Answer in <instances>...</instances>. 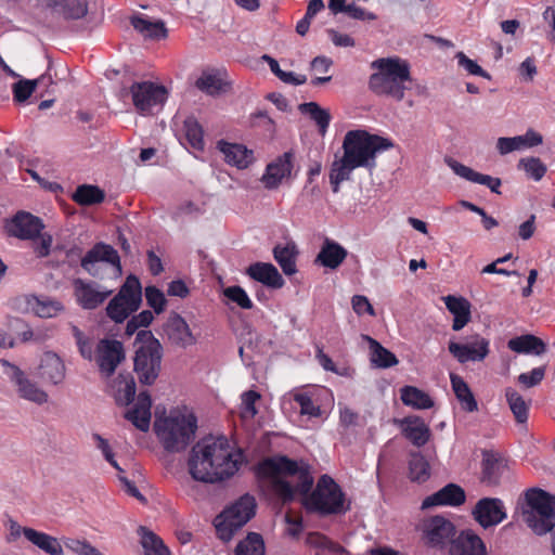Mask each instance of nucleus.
<instances>
[{
    "mask_svg": "<svg viewBox=\"0 0 555 555\" xmlns=\"http://www.w3.org/2000/svg\"><path fill=\"white\" fill-rule=\"evenodd\" d=\"M310 465L286 455L266 457L256 466V475L271 479L272 489L284 504L292 503L296 493L302 495L301 504L308 513L321 516L338 515L348 508L344 506L345 493L335 480L324 474L311 491L314 479Z\"/></svg>",
    "mask_w": 555,
    "mask_h": 555,
    "instance_id": "f257e3e1",
    "label": "nucleus"
},
{
    "mask_svg": "<svg viewBox=\"0 0 555 555\" xmlns=\"http://www.w3.org/2000/svg\"><path fill=\"white\" fill-rule=\"evenodd\" d=\"M188 469L194 481L218 483L232 477L238 469L225 438H203L196 442L188 459Z\"/></svg>",
    "mask_w": 555,
    "mask_h": 555,
    "instance_id": "f03ea898",
    "label": "nucleus"
},
{
    "mask_svg": "<svg viewBox=\"0 0 555 555\" xmlns=\"http://www.w3.org/2000/svg\"><path fill=\"white\" fill-rule=\"evenodd\" d=\"M377 69L369 78V89L376 95L389 96L397 102L404 98L405 82L411 81L410 64L400 57H382L371 63Z\"/></svg>",
    "mask_w": 555,
    "mask_h": 555,
    "instance_id": "7ed1b4c3",
    "label": "nucleus"
},
{
    "mask_svg": "<svg viewBox=\"0 0 555 555\" xmlns=\"http://www.w3.org/2000/svg\"><path fill=\"white\" fill-rule=\"evenodd\" d=\"M133 371L141 385L152 386L162 371L164 348L160 341L149 330H140L135 334Z\"/></svg>",
    "mask_w": 555,
    "mask_h": 555,
    "instance_id": "20e7f679",
    "label": "nucleus"
},
{
    "mask_svg": "<svg viewBox=\"0 0 555 555\" xmlns=\"http://www.w3.org/2000/svg\"><path fill=\"white\" fill-rule=\"evenodd\" d=\"M392 146V141L387 138L362 129L350 130L344 138L343 156L358 168L364 167L372 171L376 166V154Z\"/></svg>",
    "mask_w": 555,
    "mask_h": 555,
    "instance_id": "39448f33",
    "label": "nucleus"
},
{
    "mask_svg": "<svg viewBox=\"0 0 555 555\" xmlns=\"http://www.w3.org/2000/svg\"><path fill=\"white\" fill-rule=\"evenodd\" d=\"M154 430L164 449L171 453L184 451L195 438L197 418L181 413L156 418Z\"/></svg>",
    "mask_w": 555,
    "mask_h": 555,
    "instance_id": "423d86ee",
    "label": "nucleus"
},
{
    "mask_svg": "<svg viewBox=\"0 0 555 555\" xmlns=\"http://www.w3.org/2000/svg\"><path fill=\"white\" fill-rule=\"evenodd\" d=\"M525 501L524 522L537 535L552 532L555 528V495L541 488H530L525 492Z\"/></svg>",
    "mask_w": 555,
    "mask_h": 555,
    "instance_id": "0eeeda50",
    "label": "nucleus"
},
{
    "mask_svg": "<svg viewBox=\"0 0 555 555\" xmlns=\"http://www.w3.org/2000/svg\"><path fill=\"white\" fill-rule=\"evenodd\" d=\"M256 508L257 503L253 495L245 493L240 496L215 518L214 525L218 538L229 542L235 532L255 516Z\"/></svg>",
    "mask_w": 555,
    "mask_h": 555,
    "instance_id": "6e6552de",
    "label": "nucleus"
},
{
    "mask_svg": "<svg viewBox=\"0 0 555 555\" xmlns=\"http://www.w3.org/2000/svg\"><path fill=\"white\" fill-rule=\"evenodd\" d=\"M82 249L78 246L72 247L66 251V259L70 266H75L78 260L80 261V266L91 275H95L93 270L94 263L99 261L107 262L118 270H121L120 266V257L117 250L103 242H99L93 245V247L87 251V254L82 257Z\"/></svg>",
    "mask_w": 555,
    "mask_h": 555,
    "instance_id": "1a4fd4ad",
    "label": "nucleus"
},
{
    "mask_svg": "<svg viewBox=\"0 0 555 555\" xmlns=\"http://www.w3.org/2000/svg\"><path fill=\"white\" fill-rule=\"evenodd\" d=\"M131 94L134 107L141 114L150 113L152 107L162 106L168 96V91L163 85L152 81L133 82L129 90L122 89L121 96Z\"/></svg>",
    "mask_w": 555,
    "mask_h": 555,
    "instance_id": "9d476101",
    "label": "nucleus"
},
{
    "mask_svg": "<svg viewBox=\"0 0 555 555\" xmlns=\"http://www.w3.org/2000/svg\"><path fill=\"white\" fill-rule=\"evenodd\" d=\"M456 533L453 522L443 516L436 515L423 522V539L431 547H443L454 540Z\"/></svg>",
    "mask_w": 555,
    "mask_h": 555,
    "instance_id": "9b49d317",
    "label": "nucleus"
},
{
    "mask_svg": "<svg viewBox=\"0 0 555 555\" xmlns=\"http://www.w3.org/2000/svg\"><path fill=\"white\" fill-rule=\"evenodd\" d=\"M98 365L106 377L112 376L117 366L125 360V349L121 341L116 339H101L96 347Z\"/></svg>",
    "mask_w": 555,
    "mask_h": 555,
    "instance_id": "f8f14e48",
    "label": "nucleus"
},
{
    "mask_svg": "<svg viewBox=\"0 0 555 555\" xmlns=\"http://www.w3.org/2000/svg\"><path fill=\"white\" fill-rule=\"evenodd\" d=\"M489 340L479 334L472 336L467 344L450 341L449 352L460 362L482 361L489 354Z\"/></svg>",
    "mask_w": 555,
    "mask_h": 555,
    "instance_id": "ddd939ff",
    "label": "nucleus"
},
{
    "mask_svg": "<svg viewBox=\"0 0 555 555\" xmlns=\"http://www.w3.org/2000/svg\"><path fill=\"white\" fill-rule=\"evenodd\" d=\"M474 519L483 528L496 526L506 518L502 500L496 498L480 499L472 512Z\"/></svg>",
    "mask_w": 555,
    "mask_h": 555,
    "instance_id": "4468645a",
    "label": "nucleus"
},
{
    "mask_svg": "<svg viewBox=\"0 0 555 555\" xmlns=\"http://www.w3.org/2000/svg\"><path fill=\"white\" fill-rule=\"evenodd\" d=\"M163 334L175 346L186 348L196 343V338L186 321L177 312H170L163 325Z\"/></svg>",
    "mask_w": 555,
    "mask_h": 555,
    "instance_id": "2eb2a0df",
    "label": "nucleus"
},
{
    "mask_svg": "<svg viewBox=\"0 0 555 555\" xmlns=\"http://www.w3.org/2000/svg\"><path fill=\"white\" fill-rule=\"evenodd\" d=\"M43 227L40 218L26 211H18L7 224V230L11 236L33 240L40 235Z\"/></svg>",
    "mask_w": 555,
    "mask_h": 555,
    "instance_id": "dca6fc26",
    "label": "nucleus"
},
{
    "mask_svg": "<svg viewBox=\"0 0 555 555\" xmlns=\"http://www.w3.org/2000/svg\"><path fill=\"white\" fill-rule=\"evenodd\" d=\"M393 423L400 427L402 436L417 448L425 446L430 438L428 425L417 415L395 418Z\"/></svg>",
    "mask_w": 555,
    "mask_h": 555,
    "instance_id": "f3484780",
    "label": "nucleus"
},
{
    "mask_svg": "<svg viewBox=\"0 0 555 555\" xmlns=\"http://www.w3.org/2000/svg\"><path fill=\"white\" fill-rule=\"evenodd\" d=\"M73 284L77 302L86 310L96 309L112 295V291H100L93 282L76 279Z\"/></svg>",
    "mask_w": 555,
    "mask_h": 555,
    "instance_id": "a211bd4d",
    "label": "nucleus"
},
{
    "mask_svg": "<svg viewBox=\"0 0 555 555\" xmlns=\"http://www.w3.org/2000/svg\"><path fill=\"white\" fill-rule=\"evenodd\" d=\"M0 363L3 366H8L11 369V379L16 384L18 388V393L22 398L36 402L38 404H43L48 401V393L37 387L35 383L28 379L24 372L16 365L10 363L8 360L1 359Z\"/></svg>",
    "mask_w": 555,
    "mask_h": 555,
    "instance_id": "6ab92c4d",
    "label": "nucleus"
},
{
    "mask_svg": "<svg viewBox=\"0 0 555 555\" xmlns=\"http://www.w3.org/2000/svg\"><path fill=\"white\" fill-rule=\"evenodd\" d=\"M293 159L294 153L288 151L267 166L262 182L268 190L276 189L284 178L291 177Z\"/></svg>",
    "mask_w": 555,
    "mask_h": 555,
    "instance_id": "aec40b11",
    "label": "nucleus"
},
{
    "mask_svg": "<svg viewBox=\"0 0 555 555\" xmlns=\"http://www.w3.org/2000/svg\"><path fill=\"white\" fill-rule=\"evenodd\" d=\"M450 555H488L487 547L482 539L473 530H462L460 534L452 540L449 548Z\"/></svg>",
    "mask_w": 555,
    "mask_h": 555,
    "instance_id": "412c9836",
    "label": "nucleus"
},
{
    "mask_svg": "<svg viewBox=\"0 0 555 555\" xmlns=\"http://www.w3.org/2000/svg\"><path fill=\"white\" fill-rule=\"evenodd\" d=\"M466 494L464 489L456 483H448L434 494L427 496L422 502V508H430L434 506H460L465 503Z\"/></svg>",
    "mask_w": 555,
    "mask_h": 555,
    "instance_id": "4be33fe9",
    "label": "nucleus"
},
{
    "mask_svg": "<svg viewBox=\"0 0 555 555\" xmlns=\"http://www.w3.org/2000/svg\"><path fill=\"white\" fill-rule=\"evenodd\" d=\"M152 398L147 390H143L138 395L134 405L127 410L125 418L133 424L141 431H147L151 424Z\"/></svg>",
    "mask_w": 555,
    "mask_h": 555,
    "instance_id": "5701e85b",
    "label": "nucleus"
},
{
    "mask_svg": "<svg viewBox=\"0 0 555 555\" xmlns=\"http://www.w3.org/2000/svg\"><path fill=\"white\" fill-rule=\"evenodd\" d=\"M246 274L254 281L263 284L270 288H281L284 285V279L279 270L270 262H255L247 267Z\"/></svg>",
    "mask_w": 555,
    "mask_h": 555,
    "instance_id": "b1692460",
    "label": "nucleus"
},
{
    "mask_svg": "<svg viewBox=\"0 0 555 555\" xmlns=\"http://www.w3.org/2000/svg\"><path fill=\"white\" fill-rule=\"evenodd\" d=\"M218 149L224 155V160L238 169H245L254 163V152L240 143H230L224 140L218 142Z\"/></svg>",
    "mask_w": 555,
    "mask_h": 555,
    "instance_id": "393cba45",
    "label": "nucleus"
},
{
    "mask_svg": "<svg viewBox=\"0 0 555 555\" xmlns=\"http://www.w3.org/2000/svg\"><path fill=\"white\" fill-rule=\"evenodd\" d=\"M44 3L52 13L66 21L80 20L88 14L87 0H44Z\"/></svg>",
    "mask_w": 555,
    "mask_h": 555,
    "instance_id": "a878e982",
    "label": "nucleus"
},
{
    "mask_svg": "<svg viewBox=\"0 0 555 555\" xmlns=\"http://www.w3.org/2000/svg\"><path fill=\"white\" fill-rule=\"evenodd\" d=\"M65 364L56 353L52 351L44 352L38 373L42 380L59 385L65 378Z\"/></svg>",
    "mask_w": 555,
    "mask_h": 555,
    "instance_id": "bb28decb",
    "label": "nucleus"
},
{
    "mask_svg": "<svg viewBox=\"0 0 555 555\" xmlns=\"http://www.w3.org/2000/svg\"><path fill=\"white\" fill-rule=\"evenodd\" d=\"M348 251L337 242L325 238L314 263L332 270L337 269L346 259Z\"/></svg>",
    "mask_w": 555,
    "mask_h": 555,
    "instance_id": "cd10ccee",
    "label": "nucleus"
},
{
    "mask_svg": "<svg viewBox=\"0 0 555 555\" xmlns=\"http://www.w3.org/2000/svg\"><path fill=\"white\" fill-rule=\"evenodd\" d=\"M449 166L452 168L454 173L461 178L474 183L486 185L491 190V192L501 194L500 186L502 185V181L500 178L480 173L456 160H451Z\"/></svg>",
    "mask_w": 555,
    "mask_h": 555,
    "instance_id": "c85d7f7f",
    "label": "nucleus"
},
{
    "mask_svg": "<svg viewBox=\"0 0 555 555\" xmlns=\"http://www.w3.org/2000/svg\"><path fill=\"white\" fill-rule=\"evenodd\" d=\"M447 309L453 314V331H461L465 325L470 322V302L464 297H455L449 295L443 298Z\"/></svg>",
    "mask_w": 555,
    "mask_h": 555,
    "instance_id": "c756f323",
    "label": "nucleus"
},
{
    "mask_svg": "<svg viewBox=\"0 0 555 555\" xmlns=\"http://www.w3.org/2000/svg\"><path fill=\"white\" fill-rule=\"evenodd\" d=\"M131 26L144 38L151 40L165 39L168 36L166 24L162 20L150 21L144 15L138 14L130 18Z\"/></svg>",
    "mask_w": 555,
    "mask_h": 555,
    "instance_id": "7c9ffc66",
    "label": "nucleus"
},
{
    "mask_svg": "<svg viewBox=\"0 0 555 555\" xmlns=\"http://www.w3.org/2000/svg\"><path fill=\"white\" fill-rule=\"evenodd\" d=\"M116 296L129 306L130 311L139 310L142 304V286L139 278L133 274L128 275Z\"/></svg>",
    "mask_w": 555,
    "mask_h": 555,
    "instance_id": "2f4dec72",
    "label": "nucleus"
},
{
    "mask_svg": "<svg viewBox=\"0 0 555 555\" xmlns=\"http://www.w3.org/2000/svg\"><path fill=\"white\" fill-rule=\"evenodd\" d=\"M298 254L297 245L293 241L285 245L278 244L273 248V257L286 275L297 272L296 258Z\"/></svg>",
    "mask_w": 555,
    "mask_h": 555,
    "instance_id": "473e14b6",
    "label": "nucleus"
},
{
    "mask_svg": "<svg viewBox=\"0 0 555 555\" xmlns=\"http://www.w3.org/2000/svg\"><path fill=\"white\" fill-rule=\"evenodd\" d=\"M507 347L517 353L540 356L546 351L545 343L531 334L514 337L507 341Z\"/></svg>",
    "mask_w": 555,
    "mask_h": 555,
    "instance_id": "72a5a7b5",
    "label": "nucleus"
},
{
    "mask_svg": "<svg viewBox=\"0 0 555 555\" xmlns=\"http://www.w3.org/2000/svg\"><path fill=\"white\" fill-rule=\"evenodd\" d=\"M24 537L49 555H63V547L56 538L33 528L24 530Z\"/></svg>",
    "mask_w": 555,
    "mask_h": 555,
    "instance_id": "f704fd0d",
    "label": "nucleus"
},
{
    "mask_svg": "<svg viewBox=\"0 0 555 555\" xmlns=\"http://www.w3.org/2000/svg\"><path fill=\"white\" fill-rule=\"evenodd\" d=\"M452 389L461 403V406L466 412H475L478 410V403L475 399L467 383L459 375H450Z\"/></svg>",
    "mask_w": 555,
    "mask_h": 555,
    "instance_id": "c9c22d12",
    "label": "nucleus"
},
{
    "mask_svg": "<svg viewBox=\"0 0 555 555\" xmlns=\"http://www.w3.org/2000/svg\"><path fill=\"white\" fill-rule=\"evenodd\" d=\"M364 339L369 341L371 362L380 369H388L398 364V359L393 352L383 347L376 339L364 335Z\"/></svg>",
    "mask_w": 555,
    "mask_h": 555,
    "instance_id": "e433bc0d",
    "label": "nucleus"
},
{
    "mask_svg": "<svg viewBox=\"0 0 555 555\" xmlns=\"http://www.w3.org/2000/svg\"><path fill=\"white\" fill-rule=\"evenodd\" d=\"M400 393L404 405L416 410H426L434 406V400L430 396L415 386H404L400 389Z\"/></svg>",
    "mask_w": 555,
    "mask_h": 555,
    "instance_id": "4c0bfd02",
    "label": "nucleus"
},
{
    "mask_svg": "<svg viewBox=\"0 0 555 555\" xmlns=\"http://www.w3.org/2000/svg\"><path fill=\"white\" fill-rule=\"evenodd\" d=\"M138 534L140 535V544L144 550V555H170V551L163 540L146 527L140 526Z\"/></svg>",
    "mask_w": 555,
    "mask_h": 555,
    "instance_id": "58836bf2",
    "label": "nucleus"
},
{
    "mask_svg": "<svg viewBox=\"0 0 555 555\" xmlns=\"http://www.w3.org/2000/svg\"><path fill=\"white\" fill-rule=\"evenodd\" d=\"M505 397L516 423L521 425L526 424L531 400L526 401L518 391L511 387L505 389Z\"/></svg>",
    "mask_w": 555,
    "mask_h": 555,
    "instance_id": "ea45409f",
    "label": "nucleus"
},
{
    "mask_svg": "<svg viewBox=\"0 0 555 555\" xmlns=\"http://www.w3.org/2000/svg\"><path fill=\"white\" fill-rule=\"evenodd\" d=\"M50 83H52V79L49 75H41L39 78L33 80L21 79L13 83V99L15 102L23 103L30 98L39 85L48 86Z\"/></svg>",
    "mask_w": 555,
    "mask_h": 555,
    "instance_id": "a19ab883",
    "label": "nucleus"
},
{
    "mask_svg": "<svg viewBox=\"0 0 555 555\" xmlns=\"http://www.w3.org/2000/svg\"><path fill=\"white\" fill-rule=\"evenodd\" d=\"M27 304L31 307L33 311L40 318L56 317L63 309V305L49 297H37L35 295L27 298Z\"/></svg>",
    "mask_w": 555,
    "mask_h": 555,
    "instance_id": "79ce46f5",
    "label": "nucleus"
},
{
    "mask_svg": "<svg viewBox=\"0 0 555 555\" xmlns=\"http://www.w3.org/2000/svg\"><path fill=\"white\" fill-rule=\"evenodd\" d=\"M409 479L424 483L430 477V465L421 452H411L409 460Z\"/></svg>",
    "mask_w": 555,
    "mask_h": 555,
    "instance_id": "37998d69",
    "label": "nucleus"
},
{
    "mask_svg": "<svg viewBox=\"0 0 555 555\" xmlns=\"http://www.w3.org/2000/svg\"><path fill=\"white\" fill-rule=\"evenodd\" d=\"M115 401L118 405H129L135 397V382L131 374H119L117 379Z\"/></svg>",
    "mask_w": 555,
    "mask_h": 555,
    "instance_id": "c03bdc74",
    "label": "nucleus"
},
{
    "mask_svg": "<svg viewBox=\"0 0 555 555\" xmlns=\"http://www.w3.org/2000/svg\"><path fill=\"white\" fill-rule=\"evenodd\" d=\"M73 199L81 206H91L104 202L105 193L96 185L81 184L73 194Z\"/></svg>",
    "mask_w": 555,
    "mask_h": 555,
    "instance_id": "a18cd8bd",
    "label": "nucleus"
},
{
    "mask_svg": "<svg viewBox=\"0 0 555 555\" xmlns=\"http://www.w3.org/2000/svg\"><path fill=\"white\" fill-rule=\"evenodd\" d=\"M299 111L315 121L320 134L326 133L331 121V114L327 109L322 108L317 102H307L299 105Z\"/></svg>",
    "mask_w": 555,
    "mask_h": 555,
    "instance_id": "49530a36",
    "label": "nucleus"
},
{
    "mask_svg": "<svg viewBox=\"0 0 555 555\" xmlns=\"http://www.w3.org/2000/svg\"><path fill=\"white\" fill-rule=\"evenodd\" d=\"M235 555H264V542L262 535L249 532L235 547Z\"/></svg>",
    "mask_w": 555,
    "mask_h": 555,
    "instance_id": "de8ad7c7",
    "label": "nucleus"
},
{
    "mask_svg": "<svg viewBox=\"0 0 555 555\" xmlns=\"http://www.w3.org/2000/svg\"><path fill=\"white\" fill-rule=\"evenodd\" d=\"M503 466L500 460L488 455L482 460L481 481L488 486H498L502 476Z\"/></svg>",
    "mask_w": 555,
    "mask_h": 555,
    "instance_id": "09e8293b",
    "label": "nucleus"
},
{
    "mask_svg": "<svg viewBox=\"0 0 555 555\" xmlns=\"http://www.w3.org/2000/svg\"><path fill=\"white\" fill-rule=\"evenodd\" d=\"M185 137L190 145L198 151H203L205 146L204 131L198 120L194 116H189L183 122Z\"/></svg>",
    "mask_w": 555,
    "mask_h": 555,
    "instance_id": "8fccbe9b",
    "label": "nucleus"
},
{
    "mask_svg": "<svg viewBox=\"0 0 555 555\" xmlns=\"http://www.w3.org/2000/svg\"><path fill=\"white\" fill-rule=\"evenodd\" d=\"M262 59L268 63L271 72L283 82L300 86L307 81L306 75H296L293 72H285L283 68H280L279 62L270 55L264 54Z\"/></svg>",
    "mask_w": 555,
    "mask_h": 555,
    "instance_id": "3c124183",
    "label": "nucleus"
},
{
    "mask_svg": "<svg viewBox=\"0 0 555 555\" xmlns=\"http://www.w3.org/2000/svg\"><path fill=\"white\" fill-rule=\"evenodd\" d=\"M105 311L106 315L116 324L125 322L134 312L130 311L129 306L116 295L108 301Z\"/></svg>",
    "mask_w": 555,
    "mask_h": 555,
    "instance_id": "603ef678",
    "label": "nucleus"
},
{
    "mask_svg": "<svg viewBox=\"0 0 555 555\" xmlns=\"http://www.w3.org/2000/svg\"><path fill=\"white\" fill-rule=\"evenodd\" d=\"M518 167L522 168L535 181H540L547 171L546 166L538 157L521 158Z\"/></svg>",
    "mask_w": 555,
    "mask_h": 555,
    "instance_id": "864d4df0",
    "label": "nucleus"
},
{
    "mask_svg": "<svg viewBox=\"0 0 555 555\" xmlns=\"http://www.w3.org/2000/svg\"><path fill=\"white\" fill-rule=\"evenodd\" d=\"M222 80L215 74L203 73V75L196 80L195 86L201 91L215 95L222 90Z\"/></svg>",
    "mask_w": 555,
    "mask_h": 555,
    "instance_id": "5fc2aeb1",
    "label": "nucleus"
},
{
    "mask_svg": "<svg viewBox=\"0 0 555 555\" xmlns=\"http://www.w3.org/2000/svg\"><path fill=\"white\" fill-rule=\"evenodd\" d=\"M146 304L154 310L156 314L162 313L167 305L164 293L156 286L150 285L145 287Z\"/></svg>",
    "mask_w": 555,
    "mask_h": 555,
    "instance_id": "6e6d98bb",
    "label": "nucleus"
},
{
    "mask_svg": "<svg viewBox=\"0 0 555 555\" xmlns=\"http://www.w3.org/2000/svg\"><path fill=\"white\" fill-rule=\"evenodd\" d=\"M224 296L231 301L235 302L242 309L249 310L253 308V302L249 299L247 293L238 285L225 288Z\"/></svg>",
    "mask_w": 555,
    "mask_h": 555,
    "instance_id": "4d7b16f0",
    "label": "nucleus"
},
{
    "mask_svg": "<svg viewBox=\"0 0 555 555\" xmlns=\"http://www.w3.org/2000/svg\"><path fill=\"white\" fill-rule=\"evenodd\" d=\"M356 168L358 167L343 156L339 160H335L332 164L330 176L337 177V179L344 182L350 179L351 172Z\"/></svg>",
    "mask_w": 555,
    "mask_h": 555,
    "instance_id": "13d9d810",
    "label": "nucleus"
},
{
    "mask_svg": "<svg viewBox=\"0 0 555 555\" xmlns=\"http://www.w3.org/2000/svg\"><path fill=\"white\" fill-rule=\"evenodd\" d=\"M72 333L78 346L80 356L83 359L91 360L93 354L91 340L76 325H72Z\"/></svg>",
    "mask_w": 555,
    "mask_h": 555,
    "instance_id": "bf43d9fd",
    "label": "nucleus"
},
{
    "mask_svg": "<svg viewBox=\"0 0 555 555\" xmlns=\"http://www.w3.org/2000/svg\"><path fill=\"white\" fill-rule=\"evenodd\" d=\"M294 401L299 404L301 414L312 417H319L321 415V408L313 403L308 393H296L294 396Z\"/></svg>",
    "mask_w": 555,
    "mask_h": 555,
    "instance_id": "052dcab7",
    "label": "nucleus"
},
{
    "mask_svg": "<svg viewBox=\"0 0 555 555\" xmlns=\"http://www.w3.org/2000/svg\"><path fill=\"white\" fill-rule=\"evenodd\" d=\"M545 376V367L539 366L532 369L528 373H521L517 377V382L525 388H532L538 386Z\"/></svg>",
    "mask_w": 555,
    "mask_h": 555,
    "instance_id": "680f3d73",
    "label": "nucleus"
},
{
    "mask_svg": "<svg viewBox=\"0 0 555 555\" xmlns=\"http://www.w3.org/2000/svg\"><path fill=\"white\" fill-rule=\"evenodd\" d=\"M459 65L464 67L469 74L480 76L488 80L491 79V75L482 69L475 61L467 57L463 52L456 54Z\"/></svg>",
    "mask_w": 555,
    "mask_h": 555,
    "instance_id": "e2e57ef3",
    "label": "nucleus"
},
{
    "mask_svg": "<svg viewBox=\"0 0 555 555\" xmlns=\"http://www.w3.org/2000/svg\"><path fill=\"white\" fill-rule=\"evenodd\" d=\"M498 151L501 155L508 154L511 152L524 149V140L521 135L513 138H499L496 143Z\"/></svg>",
    "mask_w": 555,
    "mask_h": 555,
    "instance_id": "0e129e2a",
    "label": "nucleus"
},
{
    "mask_svg": "<svg viewBox=\"0 0 555 555\" xmlns=\"http://www.w3.org/2000/svg\"><path fill=\"white\" fill-rule=\"evenodd\" d=\"M66 545L78 555H103L96 547L86 540H70Z\"/></svg>",
    "mask_w": 555,
    "mask_h": 555,
    "instance_id": "69168bd1",
    "label": "nucleus"
},
{
    "mask_svg": "<svg viewBox=\"0 0 555 555\" xmlns=\"http://www.w3.org/2000/svg\"><path fill=\"white\" fill-rule=\"evenodd\" d=\"M352 308L358 315H362L367 313L370 315H375V310L367 297L363 295H354L351 299Z\"/></svg>",
    "mask_w": 555,
    "mask_h": 555,
    "instance_id": "338daca9",
    "label": "nucleus"
},
{
    "mask_svg": "<svg viewBox=\"0 0 555 555\" xmlns=\"http://www.w3.org/2000/svg\"><path fill=\"white\" fill-rule=\"evenodd\" d=\"M260 399V395L255 390L245 391L242 396L244 405V413L249 417H254L257 414L255 403Z\"/></svg>",
    "mask_w": 555,
    "mask_h": 555,
    "instance_id": "774afa93",
    "label": "nucleus"
}]
</instances>
